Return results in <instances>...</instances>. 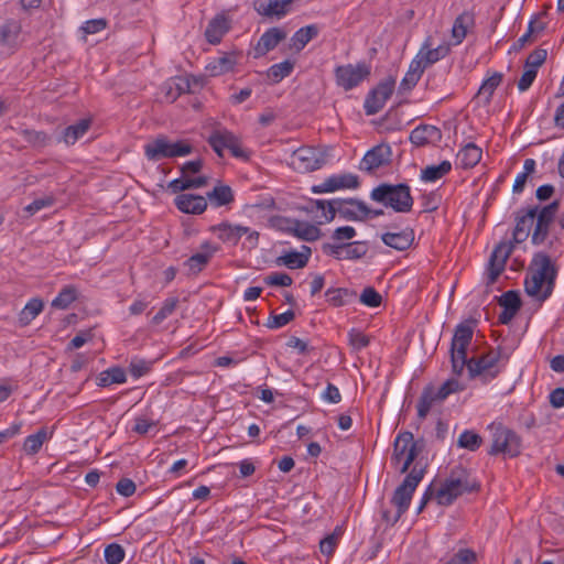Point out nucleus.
Listing matches in <instances>:
<instances>
[{"label": "nucleus", "instance_id": "13d9d810", "mask_svg": "<svg viewBox=\"0 0 564 564\" xmlns=\"http://www.w3.org/2000/svg\"><path fill=\"white\" fill-rule=\"evenodd\" d=\"M105 561L107 564H120L124 560V549L118 543H111L105 549Z\"/></svg>", "mask_w": 564, "mask_h": 564}, {"label": "nucleus", "instance_id": "39448f33", "mask_svg": "<svg viewBox=\"0 0 564 564\" xmlns=\"http://www.w3.org/2000/svg\"><path fill=\"white\" fill-rule=\"evenodd\" d=\"M144 155L149 161L158 162L165 159L186 156L193 152L187 140L171 141L165 134H159L144 145Z\"/></svg>", "mask_w": 564, "mask_h": 564}, {"label": "nucleus", "instance_id": "cd10ccee", "mask_svg": "<svg viewBox=\"0 0 564 564\" xmlns=\"http://www.w3.org/2000/svg\"><path fill=\"white\" fill-rule=\"evenodd\" d=\"M212 230L221 241L230 245H237L240 238L249 232V227L221 223L217 226H214Z\"/></svg>", "mask_w": 564, "mask_h": 564}, {"label": "nucleus", "instance_id": "f8f14e48", "mask_svg": "<svg viewBox=\"0 0 564 564\" xmlns=\"http://www.w3.org/2000/svg\"><path fill=\"white\" fill-rule=\"evenodd\" d=\"M366 241H352L347 243H323L322 250L327 256L337 260H358L368 252Z\"/></svg>", "mask_w": 564, "mask_h": 564}, {"label": "nucleus", "instance_id": "6ab92c4d", "mask_svg": "<svg viewBox=\"0 0 564 564\" xmlns=\"http://www.w3.org/2000/svg\"><path fill=\"white\" fill-rule=\"evenodd\" d=\"M360 186L359 177L352 173L334 174L319 184V193H333L338 189H356Z\"/></svg>", "mask_w": 564, "mask_h": 564}, {"label": "nucleus", "instance_id": "338daca9", "mask_svg": "<svg viewBox=\"0 0 564 564\" xmlns=\"http://www.w3.org/2000/svg\"><path fill=\"white\" fill-rule=\"evenodd\" d=\"M360 302L369 307H377L381 304V295L371 286L364 289L359 297Z\"/></svg>", "mask_w": 564, "mask_h": 564}, {"label": "nucleus", "instance_id": "bb28decb", "mask_svg": "<svg viewBox=\"0 0 564 564\" xmlns=\"http://www.w3.org/2000/svg\"><path fill=\"white\" fill-rule=\"evenodd\" d=\"M442 138L441 130L432 124H420L410 133V141L415 147H424L429 143L440 141Z\"/></svg>", "mask_w": 564, "mask_h": 564}, {"label": "nucleus", "instance_id": "9d476101", "mask_svg": "<svg viewBox=\"0 0 564 564\" xmlns=\"http://www.w3.org/2000/svg\"><path fill=\"white\" fill-rule=\"evenodd\" d=\"M371 73V66L366 62H359L356 65L347 64L338 66L335 70L338 86L345 90L357 87Z\"/></svg>", "mask_w": 564, "mask_h": 564}, {"label": "nucleus", "instance_id": "72a5a7b5", "mask_svg": "<svg viewBox=\"0 0 564 564\" xmlns=\"http://www.w3.org/2000/svg\"><path fill=\"white\" fill-rule=\"evenodd\" d=\"M482 156V150L470 142L463 147L457 153V164L464 170L476 166Z\"/></svg>", "mask_w": 564, "mask_h": 564}, {"label": "nucleus", "instance_id": "c03bdc74", "mask_svg": "<svg viewBox=\"0 0 564 564\" xmlns=\"http://www.w3.org/2000/svg\"><path fill=\"white\" fill-rule=\"evenodd\" d=\"M452 170L449 161H442L437 165H429L421 171V180L424 182H435L448 174Z\"/></svg>", "mask_w": 564, "mask_h": 564}, {"label": "nucleus", "instance_id": "f704fd0d", "mask_svg": "<svg viewBox=\"0 0 564 564\" xmlns=\"http://www.w3.org/2000/svg\"><path fill=\"white\" fill-rule=\"evenodd\" d=\"M91 126L90 119H80L75 124H70L63 130L62 135L57 142H64L66 145H73L79 140Z\"/></svg>", "mask_w": 564, "mask_h": 564}, {"label": "nucleus", "instance_id": "412c9836", "mask_svg": "<svg viewBox=\"0 0 564 564\" xmlns=\"http://www.w3.org/2000/svg\"><path fill=\"white\" fill-rule=\"evenodd\" d=\"M451 52V45L448 43L440 44L437 47L432 48L430 44V37L424 42L420 48L415 61H420V65L425 69L429 66L435 64L442 58L446 57Z\"/></svg>", "mask_w": 564, "mask_h": 564}, {"label": "nucleus", "instance_id": "2eb2a0df", "mask_svg": "<svg viewBox=\"0 0 564 564\" xmlns=\"http://www.w3.org/2000/svg\"><path fill=\"white\" fill-rule=\"evenodd\" d=\"M538 213V206L520 208L514 213L516 226L512 231L513 246L524 242L531 234L533 228L535 216Z\"/></svg>", "mask_w": 564, "mask_h": 564}, {"label": "nucleus", "instance_id": "a878e982", "mask_svg": "<svg viewBox=\"0 0 564 564\" xmlns=\"http://www.w3.org/2000/svg\"><path fill=\"white\" fill-rule=\"evenodd\" d=\"M176 207L185 214L199 215L207 208V199L200 195L180 194L175 198Z\"/></svg>", "mask_w": 564, "mask_h": 564}, {"label": "nucleus", "instance_id": "58836bf2", "mask_svg": "<svg viewBox=\"0 0 564 564\" xmlns=\"http://www.w3.org/2000/svg\"><path fill=\"white\" fill-rule=\"evenodd\" d=\"M206 199L209 200L212 206L218 208L231 204L235 200V195L230 186L217 184L213 191L207 193Z\"/></svg>", "mask_w": 564, "mask_h": 564}, {"label": "nucleus", "instance_id": "ea45409f", "mask_svg": "<svg viewBox=\"0 0 564 564\" xmlns=\"http://www.w3.org/2000/svg\"><path fill=\"white\" fill-rule=\"evenodd\" d=\"M344 525L337 524L330 533H327L319 540V552L324 555L332 556L344 534Z\"/></svg>", "mask_w": 564, "mask_h": 564}, {"label": "nucleus", "instance_id": "ddd939ff", "mask_svg": "<svg viewBox=\"0 0 564 564\" xmlns=\"http://www.w3.org/2000/svg\"><path fill=\"white\" fill-rule=\"evenodd\" d=\"M394 85L395 80L393 78H388L379 83L368 93L364 104L366 115H376L383 108L386 101L393 94Z\"/></svg>", "mask_w": 564, "mask_h": 564}, {"label": "nucleus", "instance_id": "49530a36", "mask_svg": "<svg viewBox=\"0 0 564 564\" xmlns=\"http://www.w3.org/2000/svg\"><path fill=\"white\" fill-rule=\"evenodd\" d=\"M502 78L503 75L501 73L495 72L489 78L482 82L477 95L485 99V104H489L491 101V97L497 87L501 84Z\"/></svg>", "mask_w": 564, "mask_h": 564}, {"label": "nucleus", "instance_id": "473e14b6", "mask_svg": "<svg viewBox=\"0 0 564 564\" xmlns=\"http://www.w3.org/2000/svg\"><path fill=\"white\" fill-rule=\"evenodd\" d=\"M236 64L237 55L235 53H224L221 56L212 59L206 65V72L210 76H220L234 70Z\"/></svg>", "mask_w": 564, "mask_h": 564}, {"label": "nucleus", "instance_id": "e2e57ef3", "mask_svg": "<svg viewBox=\"0 0 564 564\" xmlns=\"http://www.w3.org/2000/svg\"><path fill=\"white\" fill-rule=\"evenodd\" d=\"M263 282L270 286H290L293 279L284 272H272L263 278Z\"/></svg>", "mask_w": 564, "mask_h": 564}, {"label": "nucleus", "instance_id": "2f4dec72", "mask_svg": "<svg viewBox=\"0 0 564 564\" xmlns=\"http://www.w3.org/2000/svg\"><path fill=\"white\" fill-rule=\"evenodd\" d=\"M443 401L444 399H441L438 395V389L432 384L424 387L416 405L419 419L423 421L433 405Z\"/></svg>", "mask_w": 564, "mask_h": 564}, {"label": "nucleus", "instance_id": "5fc2aeb1", "mask_svg": "<svg viewBox=\"0 0 564 564\" xmlns=\"http://www.w3.org/2000/svg\"><path fill=\"white\" fill-rule=\"evenodd\" d=\"M317 29L315 25H307L296 31L292 37V46L296 51H301L308 41L316 34Z\"/></svg>", "mask_w": 564, "mask_h": 564}, {"label": "nucleus", "instance_id": "09e8293b", "mask_svg": "<svg viewBox=\"0 0 564 564\" xmlns=\"http://www.w3.org/2000/svg\"><path fill=\"white\" fill-rule=\"evenodd\" d=\"M343 203L339 198L330 200L319 199V218H324L325 223H329L335 219L336 215H339Z\"/></svg>", "mask_w": 564, "mask_h": 564}, {"label": "nucleus", "instance_id": "c85d7f7f", "mask_svg": "<svg viewBox=\"0 0 564 564\" xmlns=\"http://www.w3.org/2000/svg\"><path fill=\"white\" fill-rule=\"evenodd\" d=\"M382 242L395 250L404 251L411 247L414 241L413 229H404L398 232H384L381 236Z\"/></svg>", "mask_w": 564, "mask_h": 564}, {"label": "nucleus", "instance_id": "6e6d98bb", "mask_svg": "<svg viewBox=\"0 0 564 564\" xmlns=\"http://www.w3.org/2000/svg\"><path fill=\"white\" fill-rule=\"evenodd\" d=\"M425 447V441L424 438H419L415 441V443H412V446L409 448L406 454L403 457V464L400 467V473L404 474L409 470L410 466L413 464V462L416 459V457L420 455V453Z\"/></svg>", "mask_w": 564, "mask_h": 564}, {"label": "nucleus", "instance_id": "393cba45", "mask_svg": "<svg viewBox=\"0 0 564 564\" xmlns=\"http://www.w3.org/2000/svg\"><path fill=\"white\" fill-rule=\"evenodd\" d=\"M217 251V247L209 241H205L200 245V250L189 257L184 264L191 272L198 273L207 265L214 253Z\"/></svg>", "mask_w": 564, "mask_h": 564}, {"label": "nucleus", "instance_id": "5701e85b", "mask_svg": "<svg viewBox=\"0 0 564 564\" xmlns=\"http://www.w3.org/2000/svg\"><path fill=\"white\" fill-rule=\"evenodd\" d=\"M285 37L286 32L282 28L274 26L267 30L260 36L254 47L256 57L264 56L268 52L275 48Z\"/></svg>", "mask_w": 564, "mask_h": 564}, {"label": "nucleus", "instance_id": "a19ab883", "mask_svg": "<svg viewBox=\"0 0 564 564\" xmlns=\"http://www.w3.org/2000/svg\"><path fill=\"white\" fill-rule=\"evenodd\" d=\"M188 89L189 83L182 77L170 79L163 85L165 98L170 102H174L182 94L186 93Z\"/></svg>", "mask_w": 564, "mask_h": 564}, {"label": "nucleus", "instance_id": "603ef678", "mask_svg": "<svg viewBox=\"0 0 564 564\" xmlns=\"http://www.w3.org/2000/svg\"><path fill=\"white\" fill-rule=\"evenodd\" d=\"M482 444V438L479 434L474 431L465 430L457 440V446L475 452Z\"/></svg>", "mask_w": 564, "mask_h": 564}, {"label": "nucleus", "instance_id": "f03ea898", "mask_svg": "<svg viewBox=\"0 0 564 564\" xmlns=\"http://www.w3.org/2000/svg\"><path fill=\"white\" fill-rule=\"evenodd\" d=\"M556 276L557 267L551 257L543 251L535 252L528 268L524 291L542 303L552 295Z\"/></svg>", "mask_w": 564, "mask_h": 564}, {"label": "nucleus", "instance_id": "aec40b11", "mask_svg": "<svg viewBox=\"0 0 564 564\" xmlns=\"http://www.w3.org/2000/svg\"><path fill=\"white\" fill-rule=\"evenodd\" d=\"M499 305L503 308L498 316V322L508 325L521 308L520 294L516 290H509L498 297Z\"/></svg>", "mask_w": 564, "mask_h": 564}, {"label": "nucleus", "instance_id": "20e7f679", "mask_svg": "<svg viewBox=\"0 0 564 564\" xmlns=\"http://www.w3.org/2000/svg\"><path fill=\"white\" fill-rule=\"evenodd\" d=\"M370 199L402 214L411 212L414 203L410 186L405 183H381L372 188Z\"/></svg>", "mask_w": 564, "mask_h": 564}, {"label": "nucleus", "instance_id": "4be33fe9", "mask_svg": "<svg viewBox=\"0 0 564 564\" xmlns=\"http://www.w3.org/2000/svg\"><path fill=\"white\" fill-rule=\"evenodd\" d=\"M341 209L339 217L348 221H364L367 219L368 206L366 203L358 198L340 199Z\"/></svg>", "mask_w": 564, "mask_h": 564}, {"label": "nucleus", "instance_id": "1a4fd4ad", "mask_svg": "<svg viewBox=\"0 0 564 564\" xmlns=\"http://www.w3.org/2000/svg\"><path fill=\"white\" fill-rule=\"evenodd\" d=\"M560 208V202L553 200L552 203L539 207L534 220V228L531 235V243L533 246H541L545 242L550 235V228L555 219V216Z\"/></svg>", "mask_w": 564, "mask_h": 564}, {"label": "nucleus", "instance_id": "a211bd4d", "mask_svg": "<svg viewBox=\"0 0 564 564\" xmlns=\"http://www.w3.org/2000/svg\"><path fill=\"white\" fill-rule=\"evenodd\" d=\"M22 25L18 20L9 19L0 25V45L13 54L21 45Z\"/></svg>", "mask_w": 564, "mask_h": 564}, {"label": "nucleus", "instance_id": "8fccbe9b", "mask_svg": "<svg viewBox=\"0 0 564 564\" xmlns=\"http://www.w3.org/2000/svg\"><path fill=\"white\" fill-rule=\"evenodd\" d=\"M23 140L34 148H44L50 144L51 137L44 131L24 129L21 132Z\"/></svg>", "mask_w": 564, "mask_h": 564}, {"label": "nucleus", "instance_id": "37998d69", "mask_svg": "<svg viewBox=\"0 0 564 564\" xmlns=\"http://www.w3.org/2000/svg\"><path fill=\"white\" fill-rule=\"evenodd\" d=\"M44 303L39 297L31 299L19 314L21 325H29L42 311Z\"/></svg>", "mask_w": 564, "mask_h": 564}, {"label": "nucleus", "instance_id": "0eeeda50", "mask_svg": "<svg viewBox=\"0 0 564 564\" xmlns=\"http://www.w3.org/2000/svg\"><path fill=\"white\" fill-rule=\"evenodd\" d=\"M492 444L488 451L489 455L502 454L507 457H516L521 452V438L512 430L499 424L494 426Z\"/></svg>", "mask_w": 564, "mask_h": 564}, {"label": "nucleus", "instance_id": "4c0bfd02", "mask_svg": "<svg viewBox=\"0 0 564 564\" xmlns=\"http://www.w3.org/2000/svg\"><path fill=\"white\" fill-rule=\"evenodd\" d=\"M415 441L416 440H414L411 432H400L393 442V453L391 457L392 464H400L409 448L412 446V443H415Z\"/></svg>", "mask_w": 564, "mask_h": 564}, {"label": "nucleus", "instance_id": "6e6552de", "mask_svg": "<svg viewBox=\"0 0 564 564\" xmlns=\"http://www.w3.org/2000/svg\"><path fill=\"white\" fill-rule=\"evenodd\" d=\"M207 141L219 158L224 156L225 150H229L231 155L238 159L248 160L250 156L249 151L242 148L239 138L226 129L214 131Z\"/></svg>", "mask_w": 564, "mask_h": 564}, {"label": "nucleus", "instance_id": "052dcab7", "mask_svg": "<svg viewBox=\"0 0 564 564\" xmlns=\"http://www.w3.org/2000/svg\"><path fill=\"white\" fill-rule=\"evenodd\" d=\"M321 399L328 404H338L341 402V393L335 384L326 379V388L319 394Z\"/></svg>", "mask_w": 564, "mask_h": 564}, {"label": "nucleus", "instance_id": "f257e3e1", "mask_svg": "<svg viewBox=\"0 0 564 564\" xmlns=\"http://www.w3.org/2000/svg\"><path fill=\"white\" fill-rule=\"evenodd\" d=\"M475 327V319H466L455 327L449 348L452 371L456 376H462L467 368L470 379L480 378L482 383H488L499 376L509 356L503 355L501 347H498L479 357L468 358L467 350L471 344Z\"/></svg>", "mask_w": 564, "mask_h": 564}, {"label": "nucleus", "instance_id": "f3484780", "mask_svg": "<svg viewBox=\"0 0 564 564\" xmlns=\"http://www.w3.org/2000/svg\"><path fill=\"white\" fill-rule=\"evenodd\" d=\"M293 0H254L253 9L267 20L273 22L283 19L292 11Z\"/></svg>", "mask_w": 564, "mask_h": 564}, {"label": "nucleus", "instance_id": "b1692460", "mask_svg": "<svg viewBox=\"0 0 564 564\" xmlns=\"http://www.w3.org/2000/svg\"><path fill=\"white\" fill-rule=\"evenodd\" d=\"M291 165L300 173L315 171L317 169V155L313 149H297L291 156Z\"/></svg>", "mask_w": 564, "mask_h": 564}, {"label": "nucleus", "instance_id": "e433bc0d", "mask_svg": "<svg viewBox=\"0 0 564 564\" xmlns=\"http://www.w3.org/2000/svg\"><path fill=\"white\" fill-rule=\"evenodd\" d=\"M326 302L334 307L349 305L357 300V293L346 288L328 289L325 292Z\"/></svg>", "mask_w": 564, "mask_h": 564}, {"label": "nucleus", "instance_id": "c9c22d12", "mask_svg": "<svg viewBox=\"0 0 564 564\" xmlns=\"http://www.w3.org/2000/svg\"><path fill=\"white\" fill-rule=\"evenodd\" d=\"M475 17L469 11H464L454 21L452 28V37L456 45L460 44L467 35L468 29L474 26Z\"/></svg>", "mask_w": 564, "mask_h": 564}, {"label": "nucleus", "instance_id": "7ed1b4c3", "mask_svg": "<svg viewBox=\"0 0 564 564\" xmlns=\"http://www.w3.org/2000/svg\"><path fill=\"white\" fill-rule=\"evenodd\" d=\"M479 489V482L470 477L466 468L458 465L451 470L449 476L436 491L435 499L440 506H451L462 495L476 492Z\"/></svg>", "mask_w": 564, "mask_h": 564}, {"label": "nucleus", "instance_id": "423d86ee", "mask_svg": "<svg viewBox=\"0 0 564 564\" xmlns=\"http://www.w3.org/2000/svg\"><path fill=\"white\" fill-rule=\"evenodd\" d=\"M424 473V468H417V464L414 465L403 481L395 488L391 503L397 508L399 516H403L408 511L413 494L423 479Z\"/></svg>", "mask_w": 564, "mask_h": 564}, {"label": "nucleus", "instance_id": "9b49d317", "mask_svg": "<svg viewBox=\"0 0 564 564\" xmlns=\"http://www.w3.org/2000/svg\"><path fill=\"white\" fill-rule=\"evenodd\" d=\"M272 226L286 234H292L303 240L313 241L317 239V227L305 221L292 219L283 216L272 218Z\"/></svg>", "mask_w": 564, "mask_h": 564}, {"label": "nucleus", "instance_id": "774afa93", "mask_svg": "<svg viewBox=\"0 0 564 564\" xmlns=\"http://www.w3.org/2000/svg\"><path fill=\"white\" fill-rule=\"evenodd\" d=\"M150 369H151V364L143 359L134 358L130 361V365H129V372L135 379L148 373L150 371Z\"/></svg>", "mask_w": 564, "mask_h": 564}, {"label": "nucleus", "instance_id": "de8ad7c7", "mask_svg": "<svg viewBox=\"0 0 564 564\" xmlns=\"http://www.w3.org/2000/svg\"><path fill=\"white\" fill-rule=\"evenodd\" d=\"M48 438L47 431L42 427L35 434L29 435L23 444V449L29 455H34L40 452L44 442Z\"/></svg>", "mask_w": 564, "mask_h": 564}, {"label": "nucleus", "instance_id": "680f3d73", "mask_svg": "<svg viewBox=\"0 0 564 564\" xmlns=\"http://www.w3.org/2000/svg\"><path fill=\"white\" fill-rule=\"evenodd\" d=\"M294 316H295V314L292 310H288L286 312H284L282 314L271 315L268 318L267 327H269L271 329L281 328V327L285 326L286 324H289L291 321H293Z\"/></svg>", "mask_w": 564, "mask_h": 564}, {"label": "nucleus", "instance_id": "4468645a", "mask_svg": "<svg viewBox=\"0 0 564 564\" xmlns=\"http://www.w3.org/2000/svg\"><path fill=\"white\" fill-rule=\"evenodd\" d=\"M392 150L388 143H380L366 152L359 163V170L373 173L376 170L391 163Z\"/></svg>", "mask_w": 564, "mask_h": 564}, {"label": "nucleus", "instance_id": "864d4df0", "mask_svg": "<svg viewBox=\"0 0 564 564\" xmlns=\"http://www.w3.org/2000/svg\"><path fill=\"white\" fill-rule=\"evenodd\" d=\"M294 68V63L290 59L273 64L268 70V77L274 83L281 82L288 77Z\"/></svg>", "mask_w": 564, "mask_h": 564}, {"label": "nucleus", "instance_id": "3c124183", "mask_svg": "<svg viewBox=\"0 0 564 564\" xmlns=\"http://www.w3.org/2000/svg\"><path fill=\"white\" fill-rule=\"evenodd\" d=\"M77 299V292L74 286H64L57 296L52 301V306L59 310L67 308Z\"/></svg>", "mask_w": 564, "mask_h": 564}, {"label": "nucleus", "instance_id": "a18cd8bd", "mask_svg": "<svg viewBox=\"0 0 564 564\" xmlns=\"http://www.w3.org/2000/svg\"><path fill=\"white\" fill-rule=\"evenodd\" d=\"M126 380L127 376L122 368L111 367L100 372L97 384L99 387H108L113 383H124Z\"/></svg>", "mask_w": 564, "mask_h": 564}, {"label": "nucleus", "instance_id": "c756f323", "mask_svg": "<svg viewBox=\"0 0 564 564\" xmlns=\"http://www.w3.org/2000/svg\"><path fill=\"white\" fill-rule=\"evenodd\" d=\"M311 249L303 246L302 251L291 250L279 256L275 260L278 265H283L289 269H301L304 268L310 259Z\"/></svg>", "mask_w": 564, "mask_h": 564}, {"label": "nucleus", "instance_id": "69168bd1", "mask_svg": "<svg viewBox=\"0 0 564 564\" xmlns=\"http://www.w3.org/2000/svg\"><path fill=\"white\" fill-rule=\"evenodd\" d=\"M348 337H349V344L351 345V347L358 351L368 347L370 344L369 336L365 335L364 333H361L360 330H357L355 328H352L349 332Z\"/></svg>", "mask_w": 564, "mask_h": 564}, {"label": "nucleus", "instance_id": "4d7b16f0", "mask_svg": "<svg viewBox=\"0 0 564 564\" xmlns=\"http://www.w3.org/2000/svg\"><path fill=\"white\" fill-rule=\"evenodd\" d=\"M178 304L177 297H167L164 300L162 307L153 316L151 323L153 325H160L165 318L174 313Z\"/></svg>", "mask_w": 564, "mask_h": 564}, {"label": "nucleus", "instance_id": "7c9ffc66", "mask_svg": "<svg viewBox=\"0 0 564 564\" xmlns=\"http://www.w3.org/2000/svg\"><path fill=\"white\" fill-rule=\"evenodd\" d=\"M229 31V22L228 19L224 14H217L214 17L206 30L205 36L208 43L216 45L220 43L224 35Z\"/></svg>", "mask_w": 564, "mask_h": 564}, {"label": "nucleus", "instance_id": "dca6fc26", "mask_svg": "<svg viewBox=\"0 0 564 564\" xmlns=\"http://www.w3.org/2000/svg\"><path fill=\"white\" fill-rule=\"evenodd\" d=\"M514 249L513 242L501 241L492 250L488 265L487 276L488 283H494L503 272L506 262Z\"/></svg>", "mask_w": 564, "mask_h": 564}, {"label": "nucleus", "instance_id": "79ce46f5", "mask_svg": "<svg viewBox=\"0 0 564 564\" xmlns=\"http://www.w3.org/2000/svg\"><path fill=\"white\" fill-rule=\"evenodd\" d=\"M424 70L425 69L420 65V61L413 59L409 66V70L400 83V91H410L413 89L423 75Z\"/></svg>", "mask_w": 564, "mask_h": 564}, {"label": "nucleus", "instance_id": "bf43d9fd", "mask_svg": "<svg viewBox=\"0 0 564 564\" xmlns=\"http://www.w3.org/2000/svg\"><path fill=\"white\" fill-rule=\"evenodd\" d=\"M477 561V554L471 549H459L453 554L446 564H474Z\"/></svg>", "mask_w": 564, "mask_h": 564}, {"label": "nucleus", "instance_id": "0e129e2a", "mask_svg": "<svg viewBox=\"0 0 564 564\" xmlns=\"http://www.w3.org/2000/svg\"><path fill=\"white\" fill-rule=\"evenodd\" d=\"M547 57V51L545 48H535L525 61V68L536 69L545 62Z\"/></svg>", "mask_w": 564, "mask_h": 564}]
</instances>
